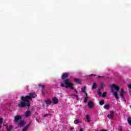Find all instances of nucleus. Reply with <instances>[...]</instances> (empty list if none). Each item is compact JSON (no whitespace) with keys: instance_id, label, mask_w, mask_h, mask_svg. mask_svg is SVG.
<instances>
[{"instance_id":"obj_1","label":"nucleus","mask_w":131,"mask_h":131,"mask_svg":"<svg viewBox=\"0 0 131 131\" xmlns=\"http://www.w3.org/2000/svg\"><path fill=\"white\" fill-rule=\"evenodd\" d=\"M35 98V93L32 92L29 94V95L26 96H21L20 99L23 101H21L18 104V106L20 108H24L25 107H28V110L29 109V107H30V101L32 100V99H34Z\"/></svg>"},{"instance_id":"obj_2","label":"nucleus","mask_w":131,"mask_h":131,"mask_svg":"<svg viewBox=\"0 0 131 131\" xmlns=\"http://www.w3.org/2000/svg\"><path fill=\"white\" fill-rule=\"evenodd\" d=\"M111 90L112 94H113L115 96V98L117 99H119V97H118V93L117 92L120 90V88L116 84H113L111 86Z\"/></svg>"},{"instance_id":"obj_3","label":"nucleus","mask_w":131,"mask_h":131,"mask_svg":"<svg viewBox=\"0 0 131 131\" xmlns=\"http://www.w3.org/2000/svg\"><path fill=\"white\" fill-rule=\"evenodd\" d=\"M64 83L66 85H65L63 83H60V86H61V88H66V89L70 88L71 90H74V88H73V83L70 82V80H69V79H65Z\"/></svg>"},{"instance_id":"obj_4","label":"nucleus","mask_w":131,"mask_h":131,"mask_svg":"<svg viewBox=\"0 0 131 131\" xmlns=\"http://www.w3.org/2000/svg\"><path fill=\"white\" fill-rule=\"evenodd\" d=\"M124 95H125V92L123 91V89H121V93L120 96L123 100H124L125 103L126 102V99H125V97H124Z\"/></svg>"},{"instance_id":"obj_5","label":"nucleus","mask_w":131,"mask_h":131,"mask_svg":"<svg viewBox=\"0 0 131 131\" xmlns=\"http://www.w3.org/2000/svg\"><path fill=\"white\" fill-rule=\"evenodd\" d=\"M20 119H22V116L17 115L14 117L13 121L15 123H17L19 122V120H20Z\"/></svg>"},{"instance_id":"obj_6","label":"nucleus","mask_w":131,"mask_h":131,"mask_svg":"<svg viewBox=\"0 0 131 131\" xmlns=\"http://www.w3.org/2000/svg\"><path fill=\"white\" fill-rule=\"evenodd\" d=\"M31 123V122H30L29 124H28L27 125L25 126V127L23 128L22 131H27V130H28V128H29V126H30Z\"/></svg>"},{"instance_id":"obj_7","label":"nucleus","mask_w":131,"mask_h":131,"mask_svg":"<svg viewBox=\"0 0 131 131\" xmlns=\"http://www.w3.org/2000/svg\"><path fill=\"white\" fill-rule=\"evenodd\" d=\"M69 76V74L67 73H64L62 74L61 76L62 79H66V78H68V76Z\"/></svg>"},{"instance_id":"obj_8","label":"nucleus","mask_w":131,"mask_h":131,"mask_svg":"<svg viewBox=\"0 0 131 131\" xmlns=\"http://www.w3.org/2000/svg\"><path fill=\"white\" fill-rule=\"evenodd\" d=\"M88 107L92 109L94 107V102L90 101L88 102Z\"/></svg>"},{"instance_id":"obj_9","label":"nucleus","mask_w":131,"mask_h":131,"mask_svg":"<svg viewBox=\"0 0 131 131\" xmlns=\"http://www.w3.org/2000/svg\"><path fill=\"white\" fill-rule=\"evenodd\" d=\"M107 117L110 119L113 118V117H114V112H111V113L107 115Z\"/></svg>"},{"instance_id":"obj_10","label":"nucleus","mask_w":131,"mask_h":131,"mask_svg":"<svg viewBox=\"0 0 131 131\" xmlns=\"http://www.w3.org/2000/svg\"><path fill=\"white\" fill-rule=\"evenodd\" d=\"M52 101L53 103H54V104H58V103H59V100H58V98L56 97H54L52 99Z\"/></svg>"},{"instance_id":"obj_11","label":"nucleus","mask_w":131,"mask_h":131,"mask_svg":"<svg viewBox=\"0 0 131 131\" xmlns=\"http://www.w3.org/2000/svg\"><path fill=\"white\" fill-rule=\"evenodd\" d=\"M18 125H20V126H21V127H23V126H24V125H25V121H24L23 120H20Z\"/></svg>"},{"instance_id":"obj_12","label":"nucleus","mask_w":131,"mask_h":131,"mask_svg":"<svg viewBox=\"0 0 131 131\" xmlns=\"http://www.w3.org/2000/svg\"><path fill=\"white\" fill-rule=\"evenodd\" d=\"M84 103H88V99H89V97H88V93H85V95L84 96Z\"/></svg>"},{"instance_id":"obj_13","label":"nucleus","mask_w":131,"mask_h":131,"mask_svg":"<svg viewBox=\"0 0 131 131\" xmlns=\"http://www.w3.org/2000/svg\"><path fill=\"white\" fill-rule=\"evenodd\" d=\"M46 103V105L47 106V107H49V105H50L52 104V101L51 100V99H48L47 100L45 101Z\"/></svg>"},{"instance_id":"obj_14","label":"nucleus","mask_w":131,"mask_h":131,"mask_svg":"<svg viewBox=\"0 0 131 131\" xmlns=\"http://www.w3.org/2000/svg\"><path fill=\"white\" fill-rule=\"evenodd\" d=\"M31 112L30 111H26L25 112V117H29V116L31 114Z\"/></svg>"},{"instance_id":"obj_15","label":"nucleus","mask_w":131,"mask_h":131,"mask_svg":"<svg viewBox=\"0 0 131 131\" xmlns=\"http://www.w3.org/2000/svg\"><path fill=\"white\" fill-rule=\"evenodd\" d=\"M74 81L75 82H76V83H79V84H80V83H81V82L80 81V80H79V79L76 78L74 79Z\"/></svg>"},{"instance_id":"obj_16","label":"nucleus","mask_w":131,"mask_h":131,"mask_svg":"<svg viewBox=\"0 0 131 131\" xmlns=\"http://www.w3.org/2000/svg\"><path fill=\"white\" fill-rule=\"evenodd\" d=\"M92 89H93V90H96V89H97V84L96 83V82H93Z\"/></svg>"},{"instance_id":"obj_17","label":"nucleus","mask_w":131,"mask_h":131,"mask_svg":"<svg viewBox=\"0 0 131 131\" xmlns=\"http://www.w3.org/2000/svg\"><path fill=\"white\" fill-rule=\"evenodd\" d=\"M85 90H86V86H84L83 88H81V92L82 93H85H85H86L85 92Z\"/></svg>"},{"instance_id":"obj_18","label":"nucleus","mask_w":131,"mask_h":131,"mask_svg":"<svg viewBox=\"0 0 131 131\" xmlns=\"http://www.w3.org/2000/svg\"><path fill=\"white\" fill-rule=\"evenodd\" d=\"M85 118H86V120H88V122H90L91 119L90 118V116H89V115H86Z\"/></svg>"},{"instance_id":"obj_19","label":"nucleus","mask_w":131,"mask_h":131,"mask_svg":"<svg viewBox=\"0 0 131 131\" xmlns=\"http://www.w3.org/2000/svg\"><path fill=\"white\" fill-rule=\"evenodd\" d=\"M109 108H110V105H109V104H106V105L104 106V109L108 110V109H109Z\"/></svg>"},{"instance_id":"obj_20","label":"nucleus","mask_w":131,"mask_h":131,"mask_svg":"<svg viewBox=\"0 0 131 131\" xmlns=\"http://www.w3.org/2000/svg\"><path fill=\"white\" fill-rule=\"evenodd\" d=\"M104 103H105V101H104V100H101L99 101V104L101 105V106L102 105H104Z\"/></svg>"},{"instance_id":"obj_21","label":"nucleus","mask_w":131,"mask_h":131,"mask_svg":"<svg viewBox=\"0 0 131 131\" xmlns=\"http://www.w3.org/2000/svg\"><path fill=\"white\" fill-rule=\"evenodd\" d=\"M127 122H128V123L131 125V117H129L127 119Z\"/></svg>"},{"instance_id":"obj_22","label":"nucleus","mask_w":131,"mask_h":131,"mask_svg":"<svg viewBox=\"0 0 131 131\" xmlns=\"http://www.w3.org/2000/svg\"><path fill=\"white\" fill-rule=\"evenodd\" d=\"M107 96V92H103V94H102V97L103 98H105Z\"/></svg>"},{"instance_id":"obj_23","label":"nucleus","mask_w":131,"mask_h":131,"mask_svg":"<svg viewBox=\"0 0 131 131\" xmlns=\"http://www.w3.org/2000/svg\"><path fill=\"white\" fill-rule=\"evenodd\" d=\"M99 92H98V95L99 96V97H102V92H100L101 91V89H99Z\"/></svg>"},{"instance_id":"obj_24","label":"nucleus","mask_w":131,"mask_h":131,"mask_svg":"<svg viewBox=\"0 0 131 131\" xmlns=\"http://www.w3.org/2000/svg\"><path fill=\"white\" fill-rule=\"evenodd\" d=\"M52 114H46L44 115V117H48V116H52Z\"/></svg>"},{"instance_id":"obj_25","label":"nucleus","mask_w":131,"mask_h":131,"mask_svg":"<svg viewBox=\"0 0 131 131\" xmlns=\"http://www.w3.org/2000/svg\"><path fill=\"white\" fill-rule=\"evenodd\" d=\"M74 123L75 124H77L78 123H79V121H78V120H75Z\"/></svg>"},{"instance_id":"obj_26","label":"nucleus","mask_w":131,"mask_h":131,"mask_svg":"<svg viewBox=\"0 0 131 131\" xmlns=\"http://www.w3.org/2000/svg\"><path fill=\"white\" fill-rule=\"evenodd\" d=\"M45 85H42V84H39V88H41V89H45Z\"/></svg>"},{"instance_id":"obj_27","label":"nucleus","mask_w":131,"mask_h":131,"mask_svg":"<svg viewBox=\"0 0 131 131\" xmlns=\"http://www.w3.org/2000/svg\"><path fill=\"white\" fill-rule=\"evenodd\" d=\"M104 83H102L100 85V89H104Z\"/></svg>"},{"instance_id":"obj_28","label":"nucleus","mask_w":131,"mask_h":131,"mask_svg":"<svg viewBox=\"0 0 131 131\" xmlns=\"http://www.w3.org/2000/svg\"><path fill=\"white\" fill-rule=\"evenodd\" d=\"M3 121H4V119L3 118H0V124H2L3 123Z\"/></svg>"},{"instance_id":"obj_29","label":"nucleus","mask_w":131,"mask_h":131,"mask_svg":"<svg viewBox=\"0 0 131 131\" xmlns=\"http://www.w3.org/2000/svg\"><path fill=\"white\" fill-rule=\"evenodd\" d=\"M98 78H105V76H98Z\"/></svg>"},{"instance_id":"obj_30","label":"nucleus","mask_w":131,"mask_h":131,"mask_svg":"<svg viewBox=\"0 0 131 131\" xmlns=\"http://www.w3.org/2000/svg\"><path fill=\"white\" fill-rule=\"evenodd\" d=\"M119 131H122V126H119Z\"/></svg>"},{"instance_id":"obj_31","label":"nucleus","mask_w":131,"mask_h":131,"mask_svg":"<svg viewBox=\"0 0 131 131\" xmlns=\"http://www.w3.org/2000/svg\"><path fill=\"white\" fill-rule=\"evenodd\" d=\"M3 125H4V126H7L8 124H7V123L4 122Z\"/></svg>"},{"instance_id":"obj_32","label":"nucleus","mask_w":131,"mask_h":131,"mask_svg":"<svg viewBox=\"0 0 131 131\" xmlns=\"http://www.w3.org/2000/svg\"><path fill=\"white\" fill-rule=\"evenodd\" d=\"M74 92L76 93V94H78V92H77V90L74 89Z\"/></svg>"},{"instance_id":"obj_33","label":"nucleus","mask_w":131,"mask_h":131,"mask_svg":"<svg viewBox=\"0 0 131 131\" xmlns=\"http://www.w3.org/2000/svg\"><path fill=\"white\" fill-rule=\"evenodd\" d=\"M128 88L131 90V84H128Z\"/></svg>"},{"instance_id":"obj_34","label":"nucleus","mask_w":131,"mask_h":131,"mask_svg":"<svg viewBox=\"0 0 131 131\" xmlns=\"http://www.w3.org/2000/svg\"><path fill=\"white\" fill-rule=\"evenodd\" d=\"M89 76H96V75H94L93 74L89 75Z\"/></svg>"},{"instance_id":"obj_35","label":"nucleus","mask_w":131,"mask_h":131,"mask_svg":"<svg viewBox=\"0 0 131 131\" xmlns=\"http://www.w3.org/2000/svg\"><path fill=\"white\" fill-rule=\"evenodd\" d=\"M79 131H83V128H82V127L80 128Z\"/></svg>"},{"instance_id":"obj_36","label":"nucleus","mask_w":131,"mask_h":131,"mask_svg":"<svg viewBox=\"0 0 131 131\" xmlns=\"http://www.w3.org/2000/svg\"><path fill=\"white\" fill-rule=\"evenodd\" d=\"M75 97H76L77 100H78V96L77 95H74Z\"/></svg>"},{"instance_id":"obj_37","label":"nucleus","mask_w":131,"mask_h":131,"mask_svg":"<svg viewBox=\"0 0 131 131\" xmlns=\"http://www.w3.org/2000/svg\"><path fill=\"white\" fill-rule=\"evenodd\" d=\"M100 131H108V130H107L106 129H101V130H100Z\"/></svg>"},{"instance_id":"obj_38","label":"nucleus","mask_w":131,"mask_h":131,"mask_svg":"<svg viewBox=\"0 0 131 131\" xmlns=\"http://www.w3.org/2000/svg\"><path fill=\"white\" fill-rule=\"evenodd\" d=\"M2 125H1L0 126V129H1V128H2Z\"/></svg>"},{"instance_id":"obj_39","label":"nucleus","mask_w":131,"mask_h":131,"mask_svg":"<svg viewBox=\"0 0 131 131\" xmlns=\"http://www.w3.org/2000/svg\"><path fill=\"white\" fill-rule=\"evenodd\" d=\"M72 129V128H70V130H71Z\"/></svg>"}]
</instances>
